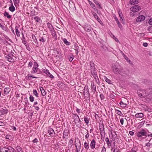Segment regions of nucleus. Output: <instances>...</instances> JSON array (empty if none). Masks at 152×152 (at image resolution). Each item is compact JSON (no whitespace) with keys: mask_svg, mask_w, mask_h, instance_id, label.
I'll list each match as a JSON object with an SVG mask.
<instances>
[{"mask_svg":"<svg viewBox=\"0 0 152 152\" xmlns=\"http://www.w3.org/2000/svg\"><path fill=\"white\" fill-rule=\"evenodd\" d=\"M139 96L141 98H145L147 101L152 100V89L149 88L146 90L140 89L137 92Z\"/></svg>","mask_w":152,"mask_h":152,"instance_id":"f257e3e1","label":"nucleus"},{"mask_svg":"<svg viewBox=\"0 0 152 152\" xmlns=\"http://www.w3.org/2000/svg\"><path fill=\"white\" fill-rule=\"evenodd\" d=\"M112 70L115 74H121L123 72V69L118 63L113 64L112 66Z\"/></svg>","mask_w":152,"mask_h":152,"instance_id":"f03ea898","label":"nucleus"},{"mask_svg":"<svg viewBox=\"0 0 152 152\" xmlns=\"http://www.w3.org/2000/svg\"><path fill=\"white\" fill-rule=\"evenodd\" d=\"M38 65L37 62H34V64L33 67L32 68V70L31 71L32 74H34L37 73V74H40L41 72L39 70L38 68Z\"/></svg>","mask_w":152,"mask_h":152,"instance_id":"7ed1b4c3","label":"nucleus"},{"mask_svg":"<svg viewBox=\"0 0 152 152\" xmlns=\"http://www.w3.org/2000/svg\"><path fill=\"white\" fill-rule=\"evenodd\" d=\"M91 74L95 79V82L97 84H98L99 85V82L97 75L96 69L95 68L94 69H91Z\"/></svg>","mask_w":152,"mask_h":152,"instance_id":"20e7f679","label":"nucleus"},{"mask_svg":"<svg viewBox=\"0 0 152 152\" xmlns=\"http://www.w3.org/2000/svg\"><path fill=\"white\" fill-rule=\"evenodd\" d=\"M5 58L10 62H13L16 59V58L12 54H9L6 56Z\"/></svg>","mask_w":152,"mask_h":152,"instance_id":"39448f33","label":"nucleus"},{"mask_svg":"<svg viewBox=\"0 0 152 152\" xmlns=\"http://www.w3.org/2000/svg\"><path fill=\"white\" fill-rule=\"evenodd\" d=\"M140 7L137 5H134L130 8V11L134 13L140 11Z\"/></svg>","mask_w":152,"mask_h":152,"instance_id":"423d86ee","label":"nucleus"},{"mask_svg":"<svg viewBox=\"0 0 152 152\" xmlns=\"http://www.w3.org/2000/svg\"><path fill=\"white\" fill-rule=\"evenodd\" d=\"M147 132L144 129H142L138 132L137 133V136L139 137H141L142 136H145L146 135Z\"/></svg>","mask_w":152,"mask_h":152,"instance_id":"0eeeda50","label":"nucleus"},{"mask_svg":"<svg viewBox=\"0 0 152 152\" xmlns=\"http://www.w3.org/2000/svg\"><path fill=\"white\" fill-rule=\"evenodd\" d=\"M145 19V17L143 15L139 16L136 19V21L137 22H140L143 21Z\"/></svg>","mask_w":152,"mask_h":152,"instance_id":"6e6552de","label":"nucleus"},{"mask_svg":"<svg viewBox=\"0 0 152 152\" xmlns=\"http://www.w3.org/2000/svg\"><path fill=\"white\" fill-rule=\"evenodd\" d=\"M42 72H43L46 74L50 78H53V75H52L49 72V71L48 70L46 69H44L42 70Z\"/></svg>","mask_w":152,"mask_h":152,"instance_id":"1a4fd4ad","label":"nucleus"},{"mask_svg":"<svg viewBox=\"0 0 152 152\" xmlns=\"http://www.w3.org/2000/svg\"><path fill=\"white\" fill-rule=\"evenodd\" d=\"M8 110L6 109H2L0 110V116L6 114L8 113Z\"/></svg>","mask_w":152,"mask_h":152,"instance_id":"9d476101","label":"nucleus"},{"mask_svg":"<svg viewBox=\"0 0 152 152\" xmlns=\"http://www.w3.org/2000/svg\"><path fill=\"white\" fill-rule=\"evenodd\" d=\"M84 29L87 31H90L91 30V27L89 24H86L85 25Z\"/></svg>","mask_w":152,"mask_h":152,"instance_id":"9b49d317","label":"nucleus"},{"mask_svg":"<svg viewBox=\"0 0 152 152\" xmlns=\"http://www.w3.org/2000/svg\"><path fill=\"white\" fill-rule=\"evenodd\" d=\"M96 145V141L94 139L92 140L90 143V147L91 149H94L95 148Z\"/></svg>","mask_w":152,"mask_h":152,"instance_id":"f8f14e48","label":"nucleus"},{"mask_svg":"<svg viewBox=\"0 0 152 152\" xmlns=\"http://www.w3.org/2000/svg\"><path fill=\"white\" fill-rule=\"evenodd\" d=\"M48 133L51 136H53L54 135L55 132L54 130L51 128H49L48 130Z\"/></svg>","mask_w":152,"mask_h":152,"instance_id":"ddd939ff","label":"nucleus"},{"mask_svg":"<svg viewBox=\"0 0 152 152\" xmlns=\"http://www.w3.org/2000/svg\"><path fill=\"white\" fill-rule=\"evenodd\" d=\"M118 13L120 18V20L123 23H124V20L123 19L124 17L121 11H118Z\"/></svg>","mask_w":152,"mask_h":152,"instance_id":"4468645a","label":"nucleus"},{"mask_svg":"<svg viewBox=\"0 0 152 152\" xmlns=\"http://www.w3.org/2000/svg\"><path fill=\"white\" fill-rule=\"evenodd\" d=\"M84 95H89L88 89V86H85L84 89Z\"/></svg>","mask_w":152,"mask_h":152,"instance_id":"2eb2a0df","label":"nucleus"},{"mask_svg":"<svg viewBox=\"0 0 152 152\" xmlns=\"http://www.w3.org/2000/svg\"><path fill=\"white\" fill-rule=\"evenodd\" d=\"M11 2V6L9 7V9L10 11L12 12L15 11V8L13 5L12 3L11 0L10 2Z\"/></svg>","mask_w":152,"mask_h":152,"instance_id":"dca6fc26","label":"nucleus"},{"mask_svg":"<svg viewBox=\"0 0 152 152\" xmlns=\"http://www.w3.org/2000/svg\"><path fill=\"white\" fill-rule=\"evenodd\" d=\"M105 141L107 144L108 147L109 148H110L111 144L109 138L108 137H106L105 138Z\"/></svg>","mask_w":152,"mask_h":152,"instance_id":"f3484780","label":"nucleus"},{"mask_svg":"<svg viewBox=\"0 0 152 152\" xmlns=\"http://www.w3.org/2000/svg\"><path fill=\"white\" fill-rule=\"evenodd\" d=\"M18 26H16L15 28V32L17 36L19 37L20 36V33L18 30Z\"/></svg>","mask_w":152,"mask_h":152,"instance_id":"a211bd4d","label":"nucleus"},{"mask_svg":"<svg viewBox=\"0 0 152 152\" xmlns=\"http://www.w3.org/2000/svg\"><path fill=\"white\" fill-rule=\"evenodd\" d=\"M91 86L92 91L95 92L96 91V86L94 81H92L91 83Z\"/></svg>","mask_w":152,"mask_h":152,"instance_id":"6ab92c4d","label":"nucleus"},{"mask_svg":"<svg viewBox=\"0 0 152 152\" xmlns=\"http://www.w3.org/2000/svg\"><path fill=\"white\" fill-rule=\"evenodd\" d=\"M139 3L138 0H130V4L132 5H134L137 4Z\"/></svg>","mask_w":152,"mask_h":152,"instance_id":"aec40b11","label":"nucleus"},{"mask_svg":"<svg viewBox=\"0 0 152 152\" xmlns=\"http://www.w3.org/2000/svg\"><path fill=\"white\" fill-rule=\"evenodd\" d=\"M111 152H120L119 149L117 147L112 148L111 149Z\"/></svg>","mask_w":152,"mask_h":152,"instance_id":"412c9836","label":"nucleus"},{"mask_svg":"<svg viewBox=\"0 0 152 152\" xmlns=\"http://www.w3.org/2000/svg\"><path fill=\"white\" fill-rule=\"evenodd\" d=\"M144 115L142 113H137L135 114V117L136 118H142L143 117Z\"/></svg>","mask_w":152,"mask_h":152,"instance_id":"4be33fe9","label":"nucleus"},{"mask_svg":"<svg viewBox=\"0 0 152 152\" xmlns=\"http://www.w3.org/2000/svg\"><path fill=\"white\" fill-rule=\"evenodd\" d=\"M47 25L48 28H49L50 30L51 31L54 29L53 26L50 23H47Z\"/></svg>","mask_w":152,"mask_h":152,"instance_id":"5701e85b","label":"nucleus"},{"mask_svg":"<svg viewBox=\"0 0 152 152\" xmlns=\"http://www.w3.org/2000/svg\"><path fill=\"white\" fill-rule=\"evenodd\" d=\"M69 134V131L67 130H64V132L63 138H65L68 136Z\"/></svg>","mask_w":152,"mask_h":152,"instance_id":"b1692460","label":"nucleus"},{"mask_svg":"<svg viewBox=\"0 0 152 152\" xmlns=\"http://www.w3.org/2000/svg\"><path fill=\"white\" fill-rule=\"evenodd\" d=\"M10 91V88H5L4 89V93L5 94H7L9 93Z\"/></svg>","mask_w":152,"mask_h":152,"instance_id":"393cba45","label":"nucleus"},{"mask_svg":"<svg viewBox=\"0 0 152 152\" xmlns=\"http://www.w3.org/2000/svg\"><path fill=\"white\" fill-rule=\"evenodd\" d=\"M122 54L123 55L124 57L126 60L128 62L131 64L132 63L130 60H129V58L126 55H125L124 53H123Z\"/></svg>","mask_w":152,"mask_h":152,"instance_id":"a878e982","label":"nucleus"},{"mask_svg":"<svg viewBox=\"0 0 152 152\" xmlns=\"http://www.w3.org/2000/svg\"><path fill=\"white\" fill-rule=\"evenodd\" d=\"M120 106L123 108H125L126 107L127 104L126 103H124L122 101H121L119 103Z\"/></svg>","mask_w":152,"mask_h":152,"instance_id":"bb28decb","label":"nucleus"},{"mask_svg":"<svg viewBox=\"0 0 152 152\" xmlns=\"http://www.w3.org/2000/svg\"><path fill=\"white\" fill-rule=\"evenodd\" d=\"M84 147L87 150L89 148V143H87L86 141L84 143Z\"/></svg>","mask_w":152,"mask_h":152,"instance_id":"cd10ccee","label":"nucleus"},{"mask_svg":"<svg viewBox=\"0 0 152 152\" xmlns=\"http://www.w3.org/2000/svg\"><path fill=\"white\" fill-rule=\"evenodd\" d=\"M39 88L41 91L42 95L43 96H45L46 94L45 90L43 89V88L42 87H41Z\"/></svg>","mask_w":152,"mask_h":152,"instance_id":"c85d7f7f","label":"nucleus"},{"mask_svg":"<svg viewBox=\"0 0 152 152\" xmlns=\"http://www.w3.org/2000/svg\"><path fill=\"white\" fill-rule=\"evenodd\" d=\"M73 145V141L72 139H70L68 143V146L70 148L72 147Z\"/></svg>","mask_w":152,"mask_h":152,"instance_id":"c756f323","label":"nucleus"},{"mask_svg":"<svg viewBox=\"0 0 152 152\" xmlns=\"http://www.w3.org/2000/svg\"><path fill=\"white\" fill-rule=\"evenodd\" d=\"M99 129L100 131L104 130V127L103 124H99Z\"/></svg>","mask_w":152,"mask_h":152,"instance_id":"7c9ffc66","label":"nucleus"},{"mask_svg":"<svg viewBox=\"0 0 152 152\" xmlns=\"http://www.w3.org/2000/svg\"><path fill=\"white\" fill-rule=\"evenodd\" d=\"M63 40L64 43L66 45H70V43L66 39H64Z\"/></svg>","mask_w":152,"mask_h":152,"instance_id":"2f4dec72","label":"nucleus"},{"mask_svg":"<svg viewBox=\"0 0 152 152\" xmlns=\"http://www.w3.org/2000/svg\"><path fill=\"white\" fill-rule=\"evenodd\" d=\"M90 64L91 67V70L93 69H95L94 66V63L93 62H90Z\"/></svg>","mask_w":152,"mask_h":152,"instance_id":"473e14b6","label":"nucleus"},{"mask_svg":"<svg viewBox=\"0 0 152 152\" xmlns=\"http://www.w3.org/2000/svg\"><path fill=\"white\" fill-rule=\"evenodd\" d=\"M51 33V35L53 36V37H56V31L54 30V29L53 30L50 31Z\"/></svg>","mask_w":152,"mask_h":152,"instance_id":"72a5a7b5","label":"nucleus"},{"mask_svg":"<svg viewBox=\"0 0 152 152\" xmlns=\"http://www.w3.org/2000/svg\"><path fill=\"white\" fill-rule=\"evenodd\" d=\"M93 16L96 19V20H98V22H99L100 21H101V20L99 18L98 15L96 13H94L93 14Z\"/></svg>","mask_w":152,"mask_h":152,"instance_id":"f704fd0d","label":"nucleus"},{"mask_svg":"<svg viewBox=\"0 0 152 152\" xmlns=\"http://www.w3.org/2000/svg\"><path fill=\"white\" fill-rule=\"evenodd\" d=\"M111 134L112 135L113 137V138H115L117 136L115 132H114L113 130L111 131Z\"/></svg>","mask_w":152,"mask_h":152,"instance_id":"c9c22d12","label":"nucleus"},{"mask_svg":"<svg viewBox=\"0 0 152 152\" xmlns=\"http://www.w3.org/2000/svg\"><path fill=\"white\" fill-rule=\"evenodd\" d=\"M4 16L9 19L10 18H11V16L9 15V13L5 12L4 13Z\"/></svg>","mask_w":152,"mask_h":152,"instance_id":"e433bc0d","label":"nucleus"},{"mask_svg":"<svg viewBox=\"0 0 152 152\" xmlns=\"http://www.w3.org/2000/svg\"><path fill=\"white\" fill-rule=\"evenodd\" d=\"M20 0H13L14 5L16 6L20 3Z\"/></svg>","mask_w":152,"mask_h":152,"instance_id":"4c0bfd02","label":"nucleus"},{"mask_svg":"<svg viewBox=\"0 0 152 152\" xmlns=\"http://www.w3.org/2000/svg\"><path fill=\"white\" fill-rule=\"evenodd\" d=\"M100 134L101 137L104 138L105 136L104 130L100 131Z\"/></svg>","mask_w":152,"mask_h":152,"instance_id":"58836bf2","label":"nucleus"},{"mask_svg":"<svg viewBox=\"0 0 152 152\" xmlns=\"http://www.w3.org/2000/svg\"><path fill=\"white\" fill-rule=\"evenodd\" d=\"M104 79L106 82L109 84H111V81L109 79L107 78L106 77H105Z\"/></svg>","mask_w":152,"mask_h":152,"instance_id":"ea45409f","label":"nucleus"},{"mask_svg":"<svg viewBox=\"0 0 152 152\" xmlns=\"http://www.w3.org/2000/svg\"><path fill=\"white\" fill-rule=\"evenodd\" d=\"M33 18L37 22H38L40 20V19L38 16H35Z\"/></svg>","mask_w":152,"mask_h":152,"instance_id":"a19ab883","label":"nucleus"},{"mask_svg":"<svg viewBox=\"0 0 152 152\" xmlns=\"http://www.w3.org/2000/svg\"><path fill=\"white\" fill-rule=\"evenodd\" d=\"M84 121L85 122V123H86L87 124H88L89 122V120L87 117H84Z\"/></svg>","mask_w":152,"mask_h":152,"instance_id":"79ce46f5","label":"nucleus"},{"mask_svg":"<svg viewBox=\"0 0 152 152\" xmlns=\"http://www.w3.org/2000/svg\"><path fill=\"white\" fill-rule=\"evenodd\" d=\"M72 117L74 120L79 118V116L77 114H73L72 115Z\"/></svg>","mask_w":152,"mask_h":152,"instance_id":"37998d69","label":"nucleus"},{"mask_svg":"<svg viewBox=\"0 0 152 152\" xmlns=\"http://www.w3.org/2000/svg\"><path fill=\"white\" fill-rule=\"evenodd\" d=\"M33 93L36 97H38V94L37 91L35 90H33Z\"/></svg>","mask_w":152,"mask_h":152,"instance_id":"c03bdc74","label":"nucleus"},{"mask_svg":"<svg viewBox=\"0 0 152 152\" xmlns=\"http://www.w3.org/2000/svg\"><path fill=\"white\" fill-rule=\"evenodd\" d=\"M116 111L117 112V114L121 116H123V114L120 111L117 110Z\"/></svg>","mask_w":152,"mask_h":152,"instance_id":"a18cd8bd","label":"nucleus"},{"mask_svg":"<svg viewBox=\"0 0 152 152\" xmlns=\"http://www.w3.org/2000/svg\"><path fill=\"white\" fill-rule=\"evenodd\" d=\"M80 122L81 121H79L75 123V124L77 127H80Z\"/></svg>","mask_w":152,"mask_h":152,"instance_id":"49530a36","label":"nucleus"},{"mask_svg":"<svg viewBox=\"0 0 152 152\" xmlns=\"http://www.w3.org/2000/svg\"><path fill=\"white\" fill-rule=\"evenodd\" d=\"M29 99L31 102H33L34 101V97L30 95L29 97Z\"/></svg>","mask_w":152,"mask_h":152,"instance_id":"de8ad7c7","label":"nucleus"},{"mask_svg":"<svg viewBox=\"0 0 152 152\" xmlns=\"http://www.w3.org/2000/svg\"><path fill=\"white\" fill-rule=\"evenodd\" d=\"M89 3L92 7L94 8L95 7V5L91 1H89Z\"/></svg>","mask_w":152,"mask_h":152,"instance_id":"09e8293b","label":"nucleus"},{"mask_svg":"<svg viewBox=\"0 0 152 152\" xmlns=\"http://www.w3.org/2000/svg\"><path fill=\"white\" fill-rule=\"evenodd\" d=\"M39 40L42 42H45V40L42 37H40V38L39 39Z\"/></svg>","mask_w":152,"mask_h":152,"instance_id":"8fccbe9b","label":"nucleus"},{"mask_svg":"<svg viewBox=\"0 0 152 152\" xmlns=\"http://www.w3.org/2000/svg\"><path fill=\"white\" fill-rule=\"evenodd\" d=\"M28 77H32L33 78H38L36 77H35L34 76L32 75L31 74H28Z\"/></svg>","mask_w":152,"mask_h":152,"instance_id":"3c124183","label":"nucleus"},{"mask_svg":"<svg viewBox=\"0 0 152 152\" xmlns=\"http://www.w3.org/2000/svg\"><path fill=\"white\" fill-rule=\"evenodd\" d=\"M0 27L4 30L6 31L7 30L6 28L5 27L4 25H2Z\"/></svg>","mask_w":152,"mask_h":152,"instance_id":"603ef678","label":"nucleus"},{"mask_svg":"<svg viewBox=\"0 0 152 152\" xmlns=\"http://www.w3.org/2000/svg\"><path fill=\"white\" fill-rule=\"evenodd\" d=\"M117 23L118 25V27L120 28H122V25L120 23L119 21H118V22H117Z\"/></svg>","mask_w":152,"mask_h":152,"instance_id":"864d4df0","label":"nucleus"},{"mask_svg":"<svg viewBox=\"0 0 152 152\" xmlns=\"http://www.w3.org/2000/svg\"><path fill=\"white\" fill-rule=\"evenodd\" d=\"M89 137V134L88 132H87L86 134L85 135V138L87 139H88V137Z\"/></svg>","mask_w":152,"mask_h":152,"instance_id":"5fc2aeb1","label":"nucleus"},{"mask_svg":"<svg viewBox=\"0 0 152 152\" xmlns=\"http://www.w3.org/2000/svg\"><path fill=\"white\" fill-rule=\"evenodd\" d=\"M100 97L102 100L104 99V97L103 94H101L100 95Z\"/></svg>","mask_w":152,"mask_h":152,"instance_id":"6e6d98bb","label":"nucleus"},{"mask_svg":"<svg viewBox=\"0 0 152 152\" xmlns=\"http://www.w3.org/2000/svg\"><path fill=\"white\" fill-rule=\"evenodd\" d=\"M124 118H121L120 120V122L122 125H123L124 124Z\"/></svg>","mask_w":152,"mask_h":152,"instance_id":"4d7b16f0","label":"nucleus"},{"mask_svg":"<svg viewBox=\"0 0 152 152\" xmlns=\"http://www.w3.org/2000/svg\"><path fill=\"white\" fill-rule=\"evenodd\" d=\"M74 121H75V123L76 122H79V121H80V119L79 118H78L77 119H75L74 120Z\"/></svg>","mask_w":152,"mask_h":152,"instance_id":"13d9d810","label":"nucleus"},{"mask_svg":"<svg viewBox=\"0 0 152 152\" xmlns=\"http://www.w3.org/2000/svg\"><path fill=\"white\" fill-rule=\"evenodd\" d=\"M148 23L150 25H152V17L149 20Z\"/></svg>","mask_w":152,"mask_h":152,"instance_id":"bf43d9fd","label":"nucleus"},{"mask_svg":"<svg viewBox=\"0 0 152 152\" xmlns=\"http://www.w3.org/2000/svg\"><path fill=\"white\" fill-rule=\"evenodd\" d=\"M1 152H6L7 151L5 150V148H2L0 150Z\"/></svg>","mask_w":152,"mask_h":152,"instance_id":"052dcab7","label":"nucleus"},{"mask_svg":"<svg viewBox=\"0 0 152 152\" xmlns=\"http://www.w3.org/2000/svg\"><path fill=\"white\" fill-rule=\"evenodd\" d=\"M106 148L104 146H103L101 152H106Z\"/></svg>","mask_w":152,"mask_h":152,"instance_id":"680f3d73","label":"nucleus"},{"mask_svg":"<svg viewBox=\"0 0 152 152\" xmlns=\"http://www.w3.org/2000/svg\"><path fill=\"white\" fill-rule=\"evenodd\" d=\"M33 65V63L32 62L30 61L29 62L28 64V66H30V67H31Z\"/></svg>","mask_w":152,"mask_h":152,"instance_id":"e2e57ef3","label":"nucleus"},{"mask_svg":"<svg viewBox=\"0 0 152 152\" xmlns=\"http://www.w3.org/2000/svg\"><path fill=\"white\" fill-rule=\"evenodd\" d=\"M23 43L26 46V42L24 39H22Z\"/></svg>","mask_w":152,"mask_h":152,"instance_id":"0e129e2a","label":"nucleus"},{"mask_svg":"<svg viewBox=\"0 0 152 152\" xmlns=\"http://www.w3.org/2000/svg\"><path fill=\"white\" fill-rule=\"evenodd\" d=\"M38 140L37 138H35L33 140V143H36L37 142Z\"/></svg>","mask_w":152,"mask_h":152,"instance_id":"69168bd1","label":"nucleus"},{"mask_svg":"<svg viewBox=\"0 0 152 152\" xmlns=\"http://www.w3.org/2000/svg\"><path fill=\"white\" fill-rule=\"evenodd\" d=\"M134 132L132 131H130L129 132V134L131 135H133L134 134Z\"/></svg>","mask_w":152,"mask_h":152,"instance_id":"338daca9","label":"nucleus"},{"mask_svg":"<svg viewBox=\"0 0 152 152\" xmlns=\"http://www.w3.org/2000/svg\"><path fill=\"white\" fill-rule=\"evenodd\" d=\"M151 143H149V142H148L146 144V145L148 147H149L151 146Z\"/></svg>","mask_w":152,"mask_h":152,"instance_id":"774afa93","label":"nucleus"}]
</instances>
